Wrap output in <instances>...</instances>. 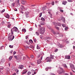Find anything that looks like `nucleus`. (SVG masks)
<instances>
[{
    "label": "nucleus",
    "instance_id": "obj_30",
    "mask_svg": "<svg viewBox=\"0 0 75 75\" xmlns=\"http://www.w3.org/2000/svg\"><path fill=\"white\" fill-rule=\"evenodd\" d=\"M14 57L15 58L17 59V60H18V58H17V56L15 55Z\"/></svg>",
    "mask_w": 75,
    "mask_h": 75
},
{
    "label": "nucleus",
    "instance_id": "obj_37",
    "mask_svg": "<svg viewBox=\"0 0 75 75\" xmlns=\"http://www.w3.org/2000/svg\"><path fill=\"white\" fill-rule=\"evenodd\" d=\"M68 2H72L73 1L72 0H68Z\"/></svg>",
    "mask_w": 75,
    "mask_h": 75
},
{
    "label": "nucleus",
    "instance_id": "obj_21",
    "mask_svg": "<svg viewBox=\"0 0 75 75\" xmlns=\"http://www.w3.org/2000/svg\"><path fill=\"white\" fill-rule=\"evenodd\" d=\"M12 58L13 57H12V56L9 57V60L11 61L12 59Z\"/></svg>",
    "mask_w": 75,
    "mask_h": 75
},
{
    "label": "nucleus",
    "instance_id": "obj_33",
    "mask_svg": "<svg viewBox=\"0 0 75 75\" xmlns=\"http://www.w3.org/2000/svg\"><path fill=\"white\" fill-rule=\"evenodd\" d=\"M55 27L56 28V29H57V30H59V28L58 27H57V26H55Z\"/></svg>",
    "mask_w": 75,
    "mask_h": 75
},
{
    "label": "nucleus",
    "instance_id": "obj_38",
    "mask_svg": "<svg viewBox=\"0 0 75 75\" xmlns=\"http://www.w3.org/2000/svg\"><path fill=\"white\" fill-rule=\"evenodd\" d=\"M52 14H50V18H52Z\"/></svg>",
    "mask_w": 75,
    "mask_h": 75
},
{
    "label": "nucleus",
    "instance_id": "obj_54",
    "mask_svg": "<svg viewBox=\"0 0 75 75\" xmlns=\"http://www.w3.org/2000/svg\"><path fill=\"white\" fill-rule=\"evenodd\" d=\"M31 58H33L34 57V56L33 55H32V56H31Z\"/></svg>",
    "mask_w": 75,
    "mask_h": 75
},
{
    "label": "nucleus",
    "instance_id": "obj_6",
    "mask_svg": "<svg viewBox=\"0 0 75 75\" xmlns=\"http://www.w3.org/2000/svg\"><path fill=\"white\" fill-rule=\"evenodd\" d=\"M70 67L71 68H72V69H73L74 70H75V66H74V65L72 64H70Z\"/></svg>",
    "mask_w": 75,
    "mask_h": 75
},
{
    "label": "nucleus",
    "instance_id": "obj_24",
    "mask_svg": "<svg viewBox=\"0 0 75 75\" xmlns=\"http://www.w3.org/2000/svg\"><path fill=\"white\" fill-rule=\"evenodd\" d=\"M6 17L7 18H9L10 16H9V15L8 14H7L6 16Z\"/></svg>",
    "mask_w": 75,
    "mask_h": 75
},
{
    "label": "nucleus",
    "instance_id": "obj_10",
    "mask_svg": "<svg viewBox=\"0 0 75 75\" xmlns=\"http://www.w3.org/2000/svg\"><path fill=\"white\" fill-rule=\"evenodd\" d=\"M21 10H23L24 9H25V8L24 7V6L21 5Z\"/></svg>",
    "mask_w": 75,
    "mask_h": 75
},
{
    "label": "nucleus",
    "instance_id": "obj_43",
    "mask_svg": "<svg viewBox=\"0 0 75 75\" xmlns=\"http://www.w3.org/2000/svg\"><path fill=\"white\" fill-rule=\"evenodd\" d=\"M3 68H0V71H2V70H3Z\"/></svg>",
    "mask_w": 75,
    "mask_h": 75
},
{
    "label": "nucleus",
    "instance_id": "obj_1",
    "mask_svg": "<svg viewBox=\"0 0 75 75\" xmlns=\"http://www.w3.org/2000/svg\"><path fill=\"white\" fill-rule=\"evenodd\" d=\"M45 33V28L44 27H42L40 28V31L39 32L40 34H43Z\"/></svg>",
    "mask_w": 75,
    "mask_h": 75
},
{
    "label": "nucleus",
    "instance_id": "obj_16",
    "mask_svg": "<svg viewBox=\"0 0 75 75\" xmlns=\"http://www.w3.org/2000/svg\"><path fill=\"white\" fill-rule=\"evenodd\" d=\"M56 24V25H58V26H61V24L60 23H57Z\"/></svg>",
    "mask_w": 75,
    "mask_h": 75
},
{
    "label": "nucleus",
    "instance_id": "obj_41",
    "mask_svg": "<svg viewBox=\"0 0 75 75\" xmlns=\"http://www.w3.org/2000/svg\"><path fill=\"white\" fill-rule=\"evenodd\" d=\"M60 12H61L62 13H63L64 12V11L60 9Z\"/></svg>",
    "mask_w": 75,
    "mask_h": 75
},
{
    "label": "nucleus",
    "instance_id": "obj_42",
    "mask_svg": "<svg viewBox=\"0 0 75 75\" xmlns=\"http://www.w3.org/2000/svg\"><path fill=\"white\" fill-rule=\"evenodd\" d=\"M37 49H40V47H39V46L37 45Z\"/></svg>",
    "mask_w": 75,
    "mask_h": 75
},
{
    "label": "nucleus",
    "instance_id": "obj_48",
    "mask_svg": "<svg viewBox=\"0 0 75 75\" xmlns=\"http://www.w3.org/2000/svg\"><path fill=\"white\" fill-rule=\"evenodd\" d=\"M15 71H16L17 72H18V69H16Z\"/></svg>",
    "mask_w": 75,
    "mask_h": 75
},
{
    "label": "nucleus",
    "instance_id": "obj_49",
    "mask_svg": "<svg viewBox=\"0 0 75 75\" xmlns=\"http://www.w3.org/2000/svg\"><path fill=\"white\" fill-rule=\"evenodd\" d=\"M13 55H15L16 54V51H14L13 52Z\"/></svg>",
    "mask_w": 75,
    "mask_h": 75
},
{
    "label": "nucleus",
    "instance_id": "obj_47",
    "mask_svg": "<svg viewBox=\"0 0 75 75\" xmlns=\"http://www.w3.org/2000/svg\"><path fill=\"white\" fill-rule=\"evenodd\" d=\"M68 28L67 27H66L65 28V30H68Z\"/></svg>",
    "mask_w": 75,
    "mask_h": 75
},
{
    "label": "nucleus",
    "instance_id": "obj_5",
    "mask_svg": "<svg viewBox=\"0 0 75 75\" xmlns=\"http://www.w3.org/2000/svg\"><path fill=\"white\" fill-rule=\"evenodd\" d=\"M45 60L47 62H51V61H52V60H51V58L48 57L45 59Z\"/></svg>",
    "mask_w": 75,
    "mask_h": 75
},
{
    "label": "nucleus",
    "instance_id": "obj_61",
    "mask_svg": "<svg viewBox=\"0 0 75 75\" xmlns=\"http://www.w3.org/2000/svg\"><path fill=\"white\" fill-rule=\"evenodd\" d=\"M31 65H32V66H34V64H33V63H31Z\"/></svg>",
    "mask_w": 75,
    "mask_h": 75
},
{
    "label": "nucleus",
    "instance_id": "obj_25",
    "mask_svg": "<svg viewBox=\"0 0 75 75\" xmlns=\"http://www.w3.org/2000/svg\"><path fill=\"white\" fill-rule=\"evenodd\" d=\"M25 14L26 15H28V14H29V12H26L25 13Z\"/></svg>",
    "mask_w": 75,
    "mask_h": 75
},
{
    "label": "nucleus",
    "instance_id": "obj_28",
    "mask_svg": "<svg viewBox=\"0 0 75 75\" xmlns=\"http://www.w3.org/2000/svg\"><path fill=\"white\" fill-rule=\"evenodd\" d=\"M5 24V23L4 21H3L1 23V24H2V25H4Z\"/></svg>",
    "mask_w": 75,
    "mask_h": 75
},
{
    "label": "nucleus",
    "instance_id": "obj_19",
    "mask_svg": "<svg viewBox=\"0 0 75 75\" xmlns=\"http://www.w3.org/2000/svg\"><path fill=\"white\" fill-rule=\"evenodd\" d=\"M40 24L41 25H45V22H42L41 23H40Z\"/></svg>",
    "mask_w": 75,
    "mask_h": 75
},
{
    "label": "nucleus",
    "instance_id": "obj_32",
    "mask_svg": "<svg viewBox=\"0 0 75 75\" xmlns=\"http://www.w3.org/2000/svg\"><path fill=\"white\" fill-rule=\"evenodd\" d=\"M31 74V73L30 72V71H28V75H30Z\"/></svg>",
    "mask_w": 75,
    "mask_h": 75
},
{
    "label": "nucleus",
    "instance_id": "obj_63",
    "mask_svg": "<svg viewBox=\"0 0 75 75\" xmlns=\"http://www.w3.org/2000/svg\"><path fill=\"white\" fill-rule=\"evenodd\" d=\"M48 68L49 69H51V67H48Z\"/></svg>",
    "mask_w": 75,
    "mask_h": 75
},
{
    "label": "nucleus",
    "instance_id": "obj_34",
    "mask_svg": "<svg viewBox=\"0 0 75 75\" xmlns=\"http://www.w3.org/2000/svg\"><path fill=\"white\" fill-rule=\"evenodd\" d=\"M9 47H10V48H12L13 47V45H10L9 46Z\"/></svg>",
    "mask_w": 75,
    "mask_h": 75
},
{
    "label": "nucleus",
    "instance_id": "obj_39",
    "mask_svg": "<svg viewBox=\"0 0 75 75\" xmlns=\"http://www.w3.org/2000/svg\"><path fill=\"white\" fill-rule=\"evenodd\" d=\"M52 4L53 6H54V1L52 2Z\"/></svg>",
    "mask_w": 75,
    "mask_h": 75
},
{
    "label": "nucleus",
    "instance_id": "obj_4",
    "mask_svg": "<svg viewBox=\"0 0 75 75\" xmlns=\"http://www.w3.org/2000/svg\"><path fill=\"white\" fill-rule=\"evenodd\" d=\"M64 72V70H63V69L61 67H59V68L57 72L59 74H61Z\"/></svg>",
    "mask_w": 75,
    "mask_h": 75
},
{
    "label": "nucleus",
    "instance_id": "obj_31",
    "mask_svg": "<svg viewBox=\"0 0 75 75\" xmlns=\"http://www.w3.org/2000/svg\"><path fill=\"white\" fill-rule=\"evenodd\" d=\"M48 67H47L45 68L46 71H48Z\"/></svg>",
    "mask_w": 75,
    "mask_h": 75
},
{
    "label": "nucleus",
    "instance_id": "obj_8",
    "mask_svg": "<svg viewBox=\"0 0 75 75\" xmlns=\"http://www.w3.org/2000/svg\"><path fill=\"white\" fill-rule=\"evenodd\" d=\"M47 8L46 6H45L44 7H43L42 8V10L43 11H44V10H45V9Z\"/></svg>",
    "mask_w": 75,
    "mask_h": 75
},
{
    "label": "nucleus",
    "instance_id": "obj_44",
    "mask_svg": "<svg viewBox=\"0 0 75 75\" xmlns=\"http://www.w3.org/2000/svg\"><path fill=\"white\" fill-rule=\"evenodd\" d=\"M4 11H5V9H4L2 10V11L1 12L3 13L4 12Z\"/></svg>",
    "mask_w": 75,
    "mask_h": 75
},
{
    "label": "nucleus",
    "instance_id": "obj_46",
    "mask_svg": "<svg viewBox=\"0 0 75 75\" xmlns=\"http://www.w3.org/2000/svg\"><path fill=\"white\" fill-rule=\"evenodd\" d=\"M33 30V28H30L29 29V31H31Z\"/></svg>",
    "mask_w": 75,
    "mask_h": 75
},
{
    "label": "nucleus",
    "instance_id": "obj_26",
    "mask_svg": "<svg viewBox=\"0 0 75 75\" xmlns=\"http://www.w3.org/2000/svg\"><path fill=\"white\" fill-rule=\"evenodd\" d=\"M22 4H23V5H25V3H24V1H22Z\"/></svg>",
    "mask_w": 75,
    "mask_h": 75
},
{
    "label": "nucleus",
    "instance_id": "obj_23",
    "mask_svg": "<svg viewBox=\"0 0 75 75\" xmlns=\"http://www.w3.org/2000/svg\"><path fill=\"white\" fill-rule=\"evenodd\" d=\"M29 42L31 43V44H33V40H29Z\"/></svg>",
    "mask_w": 75,
    "mask_h": 75
},
{
    "label": "nucleus",
    "instance_id": "obj_57",
    "mask_svg": "<svg viewBox=\"0 0 75 75\" xmlns=\"http://www.w3.org/2000/svg\"><path fill=\"white\" fill-rule=\"evenodd\" d=\"M46 5H47V6H49V5H50V3H46Z\"/></svg>",
    "mask_w": 75,
    "mask_h": 75
},
{
    "label": "nucleus",
    "instance_id": "obj_40",
    "mask_svg": "<svg viewBox=\"0 0 75 75\" xmlns=\"http://www.w3.org/2000/svg\"><path fill=\"white\" fill-rule=\"evenodd\" d=\"M25 59H26V57H24L23 58V60H25Z\"/></svg>",
    "mask_w": 75,
    "mask_h": 75
},
{
    "label": "nucleus",
    "instance_id": "obj_64",
    "mask_svg": "<svg viewBox=\"0 0 75 75\" xmlns=\"http://www.w3.org/2000/svg\"><path fill=\"white\" fill-rule=\"evenodd\" d=\"M51 75H55V74H54L52 73L51 74Z\"/></svg>",
    "mask_w": 75,
    "mask_h": 75
},
{
    "label": "nucleus",
    "instance_id": "obj_11",
    "mask_svg": "<svg viewBox=\"0 0 75 75\" xmlns=\"http://www.w3.org/2000/svg\"><path fill=\"white\" fill-rule=\"evenodd\" d=\"M18 59V60H19V62H20V61H21V57L20 56H19Z\"/></svg>",
    "mask_w": 75,
    "mask_h": 75
},
{
    "label": "nucleus",
    "instance_id": "obj_3",
    "mask_svg": "<svg viewBox=\"0 0 75 75\" xmlns=\"http://www.w3.org/2000/svg\"><path fill=\"white\" fill-rule=\"evenodd\" d=\"M11 34V33L9 34L8 38H10L9 39V41H12L14 38V36Z\"/></svg>",
    "mask_w": 75,
    "mask_h": 75
},
{
    "label": "nucleus",
    "instance_id": "obj_53",
    "mask_svg": "<svg viewBox=\"0 0 75 75\" xmlns=\"http://www.w3.org/2000/svg\"><path fill=\"white\" fill-rule=\"evenodd\" d=\"M59 47H60V48H62V47L61 45H59Z\"/></svg>",
    "mask_w": 75,
    "mask_h": 75
},
{
    "label": "nucleus",
    "instance_id": "obj_2",
    "mask_svg": "<svg viewBox=\"0 0 75 75\" xmlns=\"http://www.w3.org/2000/svg\"><path fill=\"white\" fill-rule=\"evenodd\" d=\"M13 31L17 32V31H18V29L16 27H13L12 29H11V31L12 34H13Z\"/></svg>",
    "mask_w": 75,
    "mask_h": 75
},
{
    "label": "nucleus",
    "instance_id": "obj_7",
    "mask_svg": "<svg viewBox=\"0 0 75 75\" xmlns=\"http://www.w3.org/2000/svg\"><path fill=\"white\" fill-rule=\"evenodd\" d=\"M24 68V66L23 65H20L18 67V68L19 69H23Z\"/></svg>",
    "mask_w": 75,
    "mask_h": 75
},
{
    "label": "nucleus",
    "instance_id": "obj_59",
    "mask_svg": "<svg viewBox=\"0 0 75 75\" xmlns=\"http://www.w3.org/2000/svg\"><path fill=\"white\" fill-rule=\"evenodd\" d=\"M25 48H29V47L27 46H26V47H25Z\"/></svg>",
    "mask_w": 75,
    "mask_h": 75
},
{
    "label": "nucleus",
    "instance_id": "obj_58",
    "mask_svg": "<svg viewBox=\"0 0 75 75\" xmlns=\"http://www.w3.org/2000/svg\"><path fill=\"white\" fill-rule=\"evenodd\" d=\"M57 51H58V49H56L54 51L55 52H57Z\"/></svg>",
    "mask_w": 75,
    "mask_h": 75
},
{
    "label": "nucleus",
    "instance_id": "obj_9",
    "mask_svg": "<svg viewBox=\"0 0 75 75\" xmlns=\"http://www.w3.org/2000/svg\"><path fill=\"white\" fill-rule=\"evenodd\" d=\"M54 55H52V54L50 55V58L51 59H54Z\"/></svg>",
    "mask_w": 75,
    "mask_h": 75
},
{
    "label": "nucleus",
    "instance_id": "obj_60",
    "mask_svg": "<svg viewBox=\"0 0 75 75\" xmlns=\"http://www.w3.org/2000/svg\"><path fill=\"white\" fill-rule=\"evenodd\" d=\"M28 36H26V40H27V39H28Z\"/></svg>",
    "mask_w": 75,
    "mask_h": 75
},
{
    "label": "nucleus",
    "instance_id": "obj_36",
    "mask_svg": "<svg viewBox=\"0 0 75 75\" xmlns=\"http://www.w3.org/2000/svg\"><path fill=\"white\" fill-rule=\"evenodd\" d=\"M8 28H10L11 27V24L8 25L7 26Z\"/></svg>",
    "mask_w": 75,
    "mask_h": 75
},
{
    "label": "nucleus",
    "instance_id": "obj_27",
    "mask_svg": "<svg viewBox=\"0 0 75 75\" xmlns=\"http://www.w3.org/2000/svg\"><path fill=\"white\" fill-rule=\"evenodd\" d=\"M41 20H42V21H45V19H44V18H43V17H42L41 18Z\"/></svg>",
    "mask_w": 75,
    "mask_h": 75
},
{
    "label": "nucleus",
    "instance_id": "obj_50",
    "mask_svg": "<svg viewBox=\"0 0 75 75\" xmlns=\"http://www.w3.org/2000/svg\"><path fill=\"white\" fill-rule=\"evenodd\" d=\"M26 43H27V44L28 45H29L30 44V42H26Z\"/></svg>",
    "mask_w": 75,
    "mask_h": 75
},
{
    "label": "nucleus",
    "instance_id": "obj_62",
    "mask_svg": "<svg viewBox=\"0 0 75 75\" xmlns=\"http://www.w3.org/2000/svg\"><path fill=\"white\" fill-rule=\"evenodd\" d=\"M42 35H41L40 36V37L41 38H42Z\"/></svg>",
    "mask_w": 75,
    "mask_h": 75
},
{
    "label": "nucleus",
    "instance_id": "obj_55",
    "mask_svg": "<svg viewBox=\"0 0 75 75\" xmlns=\"http://www.w3.org/2000/svg\"><path fill=\"white\" fill-rule=\"evenodd\" d=\"M34 41L35 42H36V39H34Z\"/></svg>",
    "mask_w": 75,
    "mask_h": 75
},
{
    "label": "nucleus",
    "instance_id": "obj_17",
    "mask_svg": "<svg viewBox=\"0 0 75 75\" xmlns=\"http://www.w3.org/2000/svg\"><path fill=\"white\" fill-rule=\"evenodd\" d=\"M27 72V70H25V71L23 72L22 74L23 75V74H26Z\"/></svg>",
    "mask_w": 75,
    "mask_h": 75
},
{
    "label": "nucleus",
    "instance_id": "obj_14",
    "mask_svg": "<svg viewBox=\"0 0 75 75\" xmlns=\"http://www.w3.org/2000/svg\"><path fill=\"white\" fill-rule=\"evenodd\" d=\"M63 66L65 68H68V67L67 66L66 64H63Z\"/></svg>",
    "mask_w": 75,
    "mask_h": 75
},
{
    "label": "nucleus",
    "instance_id": "obj_29",
    "mask_svg": "<svg viewBox=\"0 0 75 75\" xmlns=\"http://www.w3.org/2000/svg\"><path fill=\"white\" fill-rule=\"evenodd\" d=\"M42 13H41L39 14V17H41V16H42Z\"/></svg>",
    "mask_w": 75,
    "mask_h": 75
},
{
    "label": "nucleus",
    "instance_id": "obj_51",
    "mask_svg": "<svg viewBox=\"0 0 75 75\" xmlns=\"http://www.w3.org/2000/svg\"><path fill=\"white\" fill-rule=\"evenodd\" d=\"M36 33L37 34V35H39V33H38V32H36Z\"/></svg>",
    "mask_w": 75,
    "mask_h": 75
},
{
    "label": "nucleus",
    "instance_id": "obj_18",
    "mask_svg": "<svg viewBox=\"0 0 75 75\" xmlns=\"http://www.w3.org/2000/svg\"><path fill=\"white\" fill-rule=\"evenodd\" d=\"M41 62V60L39 59L38 60V64H40Z\"/></svg>",
    "mask_w": 75,
    "mask_h": 75
},
{
    "label": "nucleus",
    "instance_id": "obj_45",
    "mask_svg": "<svg viewBox=\"0 0 75 75\" xmlns=\"http://www.w3.org/2000/svg\"><path fill=\"white\" fill-rule=\"evenodd\" d=\"M62 26L63 27H65V25L64 24H62Z\"/></svg>",
    "mask_w": 75,
    "mask_h": 75
},
{
    "label": "nucleus",
    "instance_id": "obj_22",
    "mask_svg": "<svg viewBox=\"0 0 75 75\" xmlns=\"http://www.w3.org/2000/svg\"><path fill=\"white\" fill-rule=\"evenodd\" d=\"M22 31H24L25 33L26 32V29H23L22 30Z\"/></svg>",
    "mask_w": 75,
    "mask_h": 75
},
{
    "label": "nucleus",
    "instance_id": "obj_35",
    "mask_svg": "<svg viewBox=\"0 0 75 75\" xmlns=\"http://www.w3.org/2000/svg\"><path fill=\"white\" fill-rule=\"evenodd\" d=\"M15 5V3H13L12 4V6H13V7H14Z\"/></svg>",
    "mask_w": 75,
    "mask_h": 75
},
{
    "label": "nucleus",
    "instance_id": "obj_13",
    "mask_svg": "<svg viewBox=\"0 0 75 75\" xmlns=\"http://www.w3.org/2000/svg\"><path fill=\"white\" fill-rule=\"evenodd\" d=\"M62 21H63V22H64V23H65V18L64 17H62Z\"/></svg>",
    "mask_w": 75,
    "mask_h": 75
},
{
    "label": "nucleus",
    "instance_id": "obj_20",
    "mask_svg": "<svg viewBox=\"0 0 75 75\" xmlns=\"http://www.w3.org/2000/svg\"><path fill=\"white\" fill-rule=\"evenodd\" d=\"M4 62V59H2L1 60V63H3Z\"/></svg>",
    "mask_w": 75,
    "mask_h": 75
},
{
    "label": "nucleus",
    "instance_id": "obj_52",
    "mask_svg": "<svg viewBox=\"0 0 75 75\" xmlns=\"http://www.w3.org/2000/svg\"><path fill=\"white\" fill-rule=\"evenodd\" d=\"M3 47H4V46H1V47L0 50H1L3 48Z\"/></svg>",
    "mask_w": 75,
    "mask_h": 75
},
{
    "label": "nucleus",
    "instance_id": "obj_15",
    "mask_svg": "<svg viewBox=\"0 0 75 75\" xmlns=\"http://www.w3.org/2000/svg\"><path fill=\"white\" fill-rule=\"evenodd\" d=\"M67 3V2L66 1H63L62 4L64 5H66V4Z\"/></svg>",
    "mask_w": 75,
    "mask_h": 75
},
{
    "label": "nucleus",
    "instance_id": "obj_12",
    "mask_svg": "<svg viewBox=\"0 0 75 75\" xmlns=\"http://www.w3.org/2000/svg\"><path fill=\"white\" fill-rule=\"evenodd\" d=\"M65 58H66V59H70V56H65Z\"/></svg>",
    "mask_w": 75,
    "mask_h": 75
},
{
    "label": "nucleus",
    "instance_id": "obj_56",
    "mask_svg": "<svg viewBox=\"0 0 75 75\" xmlns=\"http://www.w3.org/2000/svg\"><path fill=\"white\" fill-rule=\"evenodd\" d=\"M12 52H13V50H11V51H10V53L11 54L12 53Z\"/></svg>",
    "mask_w": 75,
    "mask_h": 75
}]
</instances>
